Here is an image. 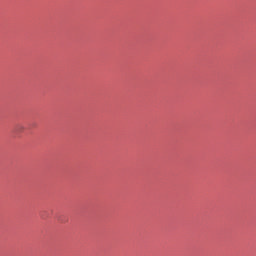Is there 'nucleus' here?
Listing matches in <instances>:
<instances>
[{
    "label": "nucleus",
    "instance_id": "1",
    "mask_svg": "<svg viewBox=\"0 0 256 256\" xmlns=\"http://www.w3.org/2000/svg\"><path fill=\"white\" fill-rule=\"evenodd\" d=\"M25 130V127L21 124L15 126V132L16 133H23Z\"/></svg>",
    "mask_w": 256,
    "mask_h": 256
}]
</instances>
